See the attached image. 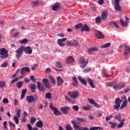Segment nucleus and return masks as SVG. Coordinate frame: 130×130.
Wrapping results in <instances>:
<instances>
[{
    "label": "nucleus",
    "mask_w": 130,
    "mask_h": 130,
    "mask_svg": "<svg viewBox=\"0 0 130 130\" xmlns=\"http://www.w3.org/2000/svg\"><path fill=\"white\" fill-rule=\"evenodd\" d=\"M117 81L114 80L112 82H109L107 83V85L108 87H113V89L114 90H121L122 88H124L125 87V83H122L119 84H117Z\"/></svg>",
    "instance_id": "nucleus-1"
},
{
    "label": "nucleus",
    "mask_w": 130,
    "mask_h": 130,
    "mask_svg": "<svg viewBox=\"0 0 130 130\" xmlns=\"http://www.w3.org/2000/svg\"><path fill=\"white\" fill-rule=\"evenodd\" d=\"M24 46L20 47L18 49H17L15 52L16 53V58L17 59H20V58L22 57L23 55V52H24Z\"/></svg>",
    "instance_id": "nucleus-2"
},
{
    "label": "nucleus",
    "mask_w": 130,
    "mask_h": 130,
    "mask_svg": "<svg viewBox=\"0 0 130 130\" xmlns=\"http://www.w3.org/2000/svg\"><path fill=\"white\" fill-rule=\"evenodd\" d=\"M9 57V54H8V50L5 48H1L0 49V57L1 58H7Z\"/></svg>",
    "instance_id": "nucleus-3"
},
{
    "label": "nucleus",
    "mask_w": 130,
    "mask_h": 130,
    "mask_svg": "<svg viewBox=\"0 0 130 130\" xmlns=\"http://www.w3.org/2000/svg\"><path fill=\"white\" fill-rule=\"evenodd\" d=\"M122 102V100H120L119 98H116L115 100V105L113 106L114 109L118 110L119 107H120V104Z\"/></svg>",
    "instance_id": "nucleus-4"
},
{
    "label": "nucleus",
    "mask_w": 130,
    "mask_h": 130,
    "mask_svg": "<svg viewBox=\"0 0 130 130\" xmlns=\"http://www.w3.org/2000/svg\"><path fill=\"white\" fill-rule=\"evenodd\" d=\"M50 108H51V110L53 111L54 114L55 115H56V116H58V115H61V113L59 112V111L57 110V108L53 106V104L52 103L50 104Z\"/></svg>",
    "instance_id": "nucleus-5"
},
{
    "label": "nucleus",
    "mask_w": 130,
    "mask_h": 130,
    "mask_svg": "<svg viewBox=\"0 0 130 130\" xmlns=\"http://www.w3.org/2000/svg\"><path fill=\"white\" fill-rule=\"evenodd\" d=\"M68 94L72 98V99H76V98H78L79 96V91H69L68 93Z\"/></svg>",
    "instance_id": "nucleus-6"
},
{
    "label": "nucleus",
    "mask_w": 130,
    "mask_h": 130,
    "mask_svg": "<svg viewBox=\"0 0 130 130\" xmlns=\"http://www.w3.org/2000/svg\"><path fill=\"white\" fill-rule=\"evenodd\" d=\"M19 72H20L21 74L23 76V75H25V73L26 72L30 73V69L27 67H23L21 69H17V73H19Z\"/></svg>",
    "instance_id": "nucleus-7"
},
{
    "label": "nucleus",
    "mask_w": 130,
    "mask_h": 130,
    "mask_svg": "<svg viewBox=\"0 0 130 130\" xmlns=\"http://www.w3.org/2000/svg\"><path fill=\"white\" fill-rule=\"evenodd\" d=\"M20 112H21V110L20 109H18L16 111V115L17 116H14V121H15L16 124H18L19 123V118L21 117V115H20Z\"/></svg>",
    "instance_id": "nucleus-8"
},
{
    "label": "nucleus",
    "mask_w": 130,
    "mask_h": 130,
    "mask_svg": "<svg viewBox=\"0 0 130 130\" xmlns=\"http://www.w3.org/2000/svg\"><path fill=\"white\" fill-rule=\"evenodd\" d=\"M79 62L81 69H84V68H85L87 64H88V61H86V59L83 57L80 58Z\"/></svg>",
    "instance_id": "nucleus-9"
},
{
    "label": "nucleus",
    "mask_w": 130,
    "mask_h": 130,
    "mask_svg": "<svg viewBox=\"0 0 130 130\" xmlns=\"http://www.w3.org/2000/svg\"><path fill=\"white\" fill-rule=\"evenodd\" d=\"M64 41H67V38H63L62 39H59L57 40V44L59 46H61V47H63L66 45V43Z\"/></svg>",
    "instance_id": "nucleus-10"
},
{
    "label": "nucleus",
    "mask_w": 130,
    "mask_h": 130,
    "mask_svg": "<svg viewBox=\"0 0 130 130\" xmlns=\"http://www.w3.org/2000/svg\"><path fill=\"white\" fill-rule=\"evenodd\" d=\"M121 0H114L115 2V10H116V11H121V7L120 6H119V2H120Z\"/></svg>",
    "instance_id": "nucleus-11"
},
{
    "label": "nucleus",
    "mask_w": 130,
    "mask_h": 130,
    "mask_svg": "<svg viewBox=\"0 0 130 130\" xmlns=\"http://www.w3.org/2000/svg\"><path fill=\"white\" fill-rule=\"evenodd\" d=\"M60 110L61 111H62L63 114H68V113L69 112V111H70V110H71V109L70 108V107L65 106L61 107Z\"/></svg>",
    "instance_id": "nucleus-12"
},
{
    "label": "nucleus",
    "mask_w": 130,
    "mask_h": 130,
    "mask_svg": "<svg viewBox=\"0 0 130 130\" xmlns=\"http://www.w3.org/2000/svg\"><path fill=\"white\" fill-rule=\"evenodd\" d=\"M24 51L26 54H31L32 52V49L29 47H24Z\"/></svg>",
    "instance_id": "nucleus-13"
},
{
    "label": "nucleus",
    "mask_w": 130,
    "mask_h": 130,
    "mask_svg": "<svg viewBox=\"0 0 130 130\" xmlns=\"http://www.w3.org/2000/svg\"><path fill=\"white\" fill-rule=\"evenodd\" d=\"M95 35L98 39H103V38H104V35L100 31H96Z\"/></svg>",
    "instance_id": "nucleus-14"
},
{
    "label": "nucleus",
    "mask_w": 130,
    "mask_h": 130,
    "mask_svg": "<svg viewBox=\"0 0 130 130\" xmlns=\"http://www.w3.org/2000/svg\"><path fill=\"white\" fill-rule=\"evenodd\" d=\"M98 50H99L98 49V48L92 47V48L88 49V52L89 53V54H93V53H94V52H96V51H98Z\"/></svg>",
    "instance_id": "nucleus-15"
},
{
    "label": "nucleus",
    "mask_w": 130,
    "mask_h": 130,
    "mask_svg": "<svg viewBox=\"0 0 130 130\" xmlns=\"http://www.w3.org/2000/svg\"><path fill=\"white\" fill-rule=\"evenodd\" d=\"M43 84H44L45 87L48 89H50V84L48 82V80L45 78L43 79L42 80Z\"/></svg>",
    "instance_id": "nucleus-16"
},
{
    "label": "nucleus",
    "mask_w": 130,
    "mask_h": 130,
    "mask_svg": "<svg viewBox=\"0 0 130 130\" xmlns=\"http://www.w3.org/2000/svg\"><path fill=\"white\" fill-rule=\"evenodd\" d=\"M37 87L39 91H41V92L45 90V88H44V86L41 85V83H40L39 81L37 82Z\"/></svg>",
    "instance_id": "nucleus-17"
},
{
    "label": "nucleus",
    "mask_w": 130,
    "mask_h": 130,
    "mask_svg": "<svg viewBox=\"0 0 130 130\" xmlns=\"http://www.w3.org/2000/svg\"><path fill=\"white\" fill-rule=\"evenodd\" d=\"M62 83H63V80L61 79V77L58 76L57 77V86H61L62 85Z\"/></svg>",
    "instance_id": "nucleus-18"
},
{
    "label": "nucleus",
    "mask_w": 130,
    "mask_h": 130,
    "mask_svg": "<svg viewBox=\"0 0 130 130\" xmlns=\"http://www.w3.org/2000/svg\"><path fill=\"white\" fill-rule=\"evenodd\" d=\"M125 100L121 105L120 109H123L127 105V100H126V96H124Z\"/></svg>",
    "instance_id": "nucleus-19"
},
{
    "label": "nucleus",
    "mask_w": 130,
    "mask_h": 130,
    "mask_svg": "<svg viewBox=\"0 0 130 130\" xmlns=\"http://www.w3.org/2000/svg\"><path fill=\"white\" fill-rule=\"evenodd\" d=\"M26 99L28 103H32L34 101V97L32 95H27Z\"/></svg>",
    "instance_id": "nucleus-20"
},
{
    "label": "nucleus",
    "mask_w": 130,
    "mask_h": 130,
    "mask_svg": "<svg viewBox=\"0 0 130 130\" xmlns=\"http://www.w3.org/2000/svg\"><path fill=\"white\" fill-rule=\"evenodd\" d=\"M36 127L42 128L43 127V122L41 120H39L36 123Z\"/></svg>",
    "instance_id": "nucleus-21"
},
{
    "label": "nucleus",
    "mask_w": 130,
    "mask_h": 130,
    "mask_svg": "<svg viewBox=\"0 0 130 130\" xmlns=\"http://www.w3.org/2000/svg\"><path fill=\"white\" fill-rule=\"evenodd\" d=\"M59 8H60L59 3H58V2H56L52 6V9L53 11H57V10H58V9H59Z\"/></svg>",
    "instance_id": "nucleus-22"
},
{
    "label": "nucleus",
    "mask_w": 130,
    "mask_h": 130,
    "mask_svg": "<svg viewBox=\"0 0 130 130\" xmlns=\"http://www.w3.org/2000/svg\"><path fill=\"white\" fill-rule=\"evenodd\" d=\"M66 61L67 62V63H73V62H74V61H75V59H74V58L73 57V56H70L68 57H67Z\"/></svg>",
    "instance_id": "nucleus-23"
},
{
    "label": "nucleus",
    "mask_w": 130,
    "mask_h": 130,
    "mask_svg": "<svg viewBox=\"0 0 130 130\" xmlns=\"http://www.w3.org/2000/svg\"><path fill=\"white\" fill-rule=\"evenodd\" d=\"M87 81L89 83L90 87L94 89L95 88V85H94V81H93V79L91 78H88Z\"/></svg>",
    "instance_id": "nucleus-24"
},
{
    "label": "nucleus",
    "mask_w": 130,
    "mask_h": 130,
    "mask_svg": "<svg viewBox=\"0 0 130 130\" xmlns=\"http://www.w3.org/2000/svg\"><path fill=\"white\" fill-rule=\"evenodd\" d=\"M88 101L89 103H90V104H93V105H94L95 107H99V106H100L99 104H98L97 103H96L95 101H94V100L93 99H88Z\"/></svg>",
    "instance_id": "nucleus-25"
},
{
    "label": "nucleus",
    "mask_w": 130,
    "mask_h": 130,
    "mask_svg": "<svg viewBox=\"0 0 130 130\" xmlns=\"http://www.w3.org/2000/svg\"><path fill=\"white\" fill-rule=\"evenodd\" d=\"M82 31H86V32H89L90 31V28L87 24H84L83 26L82 27V29L81 30V31L82 32Z\"/></svg>",
    "instance_id": "nucleus-26"
},
{
    "label": "nucleus",
    "mask_w": 130,
    "mask_h": 130,
    "mask_svg": "<svg viewBox=\"0 0 130 130\" xmlns=\"http://www.w3.org/2000/svg\"><path fill=\"white\" fill-rule=\"evenodd\" d=\"M124 46L125 47L124 49V54H127L128 53H129V52H130L129 47L127 46V45L125 44H124Z\"/></svg>",
    "instance_id": "nucleus-27"
},
{
    "label": "nucleus",
    "mask_w": 130,
    "mask_h": 130,
    "mask_svg": "<svg viewBox=\"0 0 130 130\" xmlns=\"http://www.w3.org/2000/svg\"><path fill=\"white\" fill-rule=\"evenodd\" d=\"M78 80H79V81H80L81 83H82V84H83V85H84V86L87 85V81H86V80H85V79H82L81 77V76H79Z\"/></svg>",
    "instance_id": "nucleus-28"
},
{
    "label": "nucleus",
    "mask_w": 130,
    "mask_h": 130,
    "mask_svg": "<svg viewBox=\"0 0 130 130\" xmlns=\"http://www.w3.org/2000/svg\"><path fill=\"white\" fill-rule=\"evenodd\" d=\"M101 17L103 20H106V19H107V12L106 11H104L101 14Z\"/></svg>",
    "instance_id": "nucleus-29"
},
{
    "label": "nucleus",
    "mask_w": 130,
    "mask_h": 130,
    "mask_svg": "<svg viewBox=\"0 0 130 130\" xmlns=\"http://www.w3.org/2000/svg\"><path fill=\"white\" fill-rule=\"evenodd\" d=\"M109 124H111V128H115L117 125V123L116 122H114L112 121L109 122Z\"/></svg>",
    "instance_id": "nucleus-30"
},
{
    "label": "nucleus",
    "mask_w": 130,
    "mask_h": 130,
    "mask_svg": "<svg viewBox=\"0 0 130 130\" xmlns=\"http://www.w3.org/2000/svg\"><path fill=\"white\" fill-rule=\"evenodd\" d=\"M120 22L121 24V26L123 27H126V26H127L128 23H127V21H123L122 19H120Z\"/></svg>",
    "instance_id": "nucleus-31"
},
{
    "label": "nucleus",
    "mask_w": 130,
    "mask_h": 130,
    "mask_svg": "<svg viewBox=\"0 0 130 130\" xmlns=\"http://www.w3.org/2000/svg\"><path fill=\"white\" fill-rule=\"evenodd\" d=\"M26 93H27V89L22 90V93L21 95V100L24 99V97H25V95L26 94Z\"/></svg>",
    "instance_id": "nucleus-32"
},
{
    "label": "nucleus",
    "mask_w": 130,
    "mask_h": 130,
    "mask_svg": "<svg viewBox=\"0 0 130 130\" xmlns=\"http://www.w3.org/2000/svg\"><path fill=\"white\" fill-rule=\"evenodd\" d=\"M111 45V44L110 43H108L105 44V45L101 46L100 48L103 49L104 48H107L109 47Z\"/></svg>",
    "instance_id": "nucleus-33"
},
{
    "label": "nucleus",
    "mask_w": 130,
    "mask_h": 130,
    "mask_svg": "<svg viewBox=\"0 0 130 130\" xmlns=\"http://www.w3.org/2000/svg\"><path fill=\"white\" fill-rule=\"evenodd\" d=\"M16 86L18 89H21L22 86H23V81H18L16 83Z\"/></svg>",
    "instance_id": "nucleus-34"
},
{
    "label": "nucleus",
    "mask_w": 130,
    "mask_h": 130,
    "mask_svg": "<svg viewBox=\"0 0 130 130\" xmlns=\"http://www.w3.org/2000/svg\"><path fill=\"white\" fill-rule=\"evenodd\" d=\"M73 127L75 130H83V127H81L78 125H73Z\"/></svg>",
    "instance_id": "nucleus-35"
},
{
    "label": "nucleus",
    "mask_w": 130,
    "mask_h": 130,
    "mask_svg": "<svg viewBox=\"0 0 130 130\" xmlns=\"http://www.w3.org/2000/svg\"><path fill=\"white\" fill-rule=\"evenodd\" d=\"M114 119L118 120V121H120V119H121V114H119L114 116Z\"/></svg>",
    "instance_id": "nucleus-36"
},
{
    "label": "nucleus",
    "mask_w": 130,
    "mask_h": 130,
    "mask_svg": "<svg viewBox=\"0 0 130 130\" xmlns=\"http://www.w3.org/2000/svg\"><path fill=\"white\" fill-rule=\"evenodd\" d=\"M30 88L32 92V93H34L35 92V89H36V84H32Z\"/></svg>",
    "instance_id": "nucleus-37"
},
{
    "label": "nucleus",
    "mask_w": 130,
    "mask_h": 130,
    "mask_svg": "<svg viewBox=\"0 0 130 130\" xmlns=\"http://www.w3.org/2000/svg\"><path fill=\"white\" fill-rule=\"evenodd\" d=\"M27 42H28V39H24L19 41V43H20V44H25L27 43Z\"/></svg>",
    "instance_id": "nucleus-38"
},
{
    "label": "nucleus",
    "mask_w": 130,
    "mask_h": 130,
    "mask_svg": "<svg viewBox=\"0 0 130 130\" xmlns=\"http://www.w3.org/2000/svg\"><path fill=\"white\" fill-rule=\"evenodd\" d=\"M107 71V70H106V69L104 68L103 70V72L104 73V75L105 76V77H106V78H107L108 77H111L112 75H107L106 74V72Z\"/></svg>",
    "instance_id": "nucleus-39"
},
{
    "label": "nucleus",
    "mask_w": 130,
    "mask_h": 130,
    "mask_svg": "<svg viewBox=\"0 0 130 130\" xmlns=\"http://www.w3.org/2000/svg\"><path fill=\"white\" fill-rule=\"evenodd\" d=\"M73 80L74 82V83H73V85L74 86H77V85H78V81H77V78H76V77H73Z\"/></svg>",
    "instance_id": "nucleus-40"
},
{
    "label": "nucleus",
    "mask_w": 130,
    "mask_h": 130,
    "mask_svg": "<svg viewBox=\"0 0 130 130\" xmlns=\"http://www.w3.org/2000/svg\"><path fill=\"white\" fill-rule=\"evenodd\" d=\"M45 98L46 99H50L51 98V93L47 92L45 94Z\"/></svg>",
    "instance_id": "nucleus-41"
},
{
    "label": "nucleus",
    "mask_w": 130,
    "mask_h": 130,
    "mask_svg": "<svg viewBox=\"0 0 130 130\" xmlns=\"http://www.w3.org/2000/svg\"><path fill=\"white\" fill-rule=\"evenodd\" d=\"M91 108H92L91 106H83L82 107V109H83V110H90Z\"/></svg>",
    "instance_id": "nucleus-42"
},
{
    "label": "nucleus",
    "mask_w": 130,
    "mask_h": 130,
    "mask_svg": "<svg viewBox=\"0 0 130 130\" xmlns=\"http://www.w3.org/2000/svg\"><path fill=\"white\" fill-rule=\"evenodd\" d=\"M6 86V81H0V87L1 88H4Z\"/></svg>",
    "instance_id": "nucleus-43"
},
{
    "label": "nucleus",
    "mask_w": 130,
    "mask_h": 130,
    "mask_svg": "<svg viewBox=\"0 0 130 130\" xmlns=\"http://www.w3.org/2000/svg\"><path fill=\"white\" fill-rule=\"evenodd\" d=\"M102 20V18H101V17L99 16L95 18V21L96 23H98L100 24V23H101V21Z\"/></svg>",
    "instance_id": "nucleus-44"
},
{
    "label": "nucleus",
    "mask_w": 130,
    "mask_h": 130,
    "mask_svg": "<svg viewBox=\"0 0 130 130\" xmlns=\"http://www.w3.org/2000/svg\"><path fill=\"white\" fill-rule=\"evenodd\" d=\"M124 125V122H120L118 125H117V127L118 128H121L122 126Z\"/></svg>",
    "instance_id": "nucleus-45"
},
{
    "label": "nucleus",
    "mask_w": 130,
    "mask_h": 130,
    "mask_svg": "<svg viewBox=\"0 0 130 130\" xmlns=\"http://www.w3.org/2000/svg\"><path fill=\"white\" fill-rule=\"evenodd\" d=\"M49 79L51 80V82L52 83H53L54 85H55L56 81H55V79L53 78H52L51 76H49Z\"/></svg>",
    "instance_id": "nucleus-46"
},
{
    "label": "nucleus",
    "mask_w": 130,
    "mask_h": 130,
    "mask_svg": "<svg viewBox=\"0 0 130 130\" xmlns=\"http://www.w3.org/2000/svg\"><path fill=\"white\" fill-rule=\"evenodd\" d=\"M82 27H83V24L82 23H78L75 26L76 29H79L82 28Z\"/></svg>",
    "instance_id": "nucleus-47"
},
{
    "label": "nucleus",
    "mask_w": 130,
    "mask_h": 130,
    "mask_svg": "<svg viewBox=\"0 0 130 130\" xmlns=\"http://www.w3.org/2000/svg\"><path fill=\"white\" fill-rule=\"evenodd\" d=\"M36 120H37V119H36V118H34V117H31L30 118V123H31V124H33V123H35V121H36Z\"/></svg>",
    "instance_id": "nucleus-48"
},
{
    "label": "nucleus",
    "mask_w": 130,
    "mask_h": 130,
    "mask_svg": "<svg viewBox=\"0 0 130 130\" xmlns=\"http://www.w3.org/2000/svg\"><path fill=\"white\" fill-rule=\"evenodd\" d=\"M66 130H73V127H72L70 124H68L66 126Z\"/></svg>",
    "instance_id": "nucleus-49"
},
{
    "label": "nucleus",
    "mask_w": 130,
    "mask_h": 130,
    "mask_svg": "<svg viewBox=\"0 0 130 130\" xmlns=\"http://www.w3.org/2000/svg\"><path fill=\"white\" fill-rule=\"evenodd\" d=\"M55 66L56 68H58L59 69L61 68V63H60V62H58V61L56 62Z\"/></svg>",
    "instance_id": "nucleus-50"
},
{
    "label": "nucleus",
    "mask_w": 130,
    "mask_h": 130,
    "mask_svg": "<svg viewBox=\"0 0 130 130\" xmlns=\"http://www.w3.org/2000/svg\"><path fill=\"white\" fill-rule=\"evenodd\" d=\"M77 120L79 122H85V121H86V120L83 118H77Z\"/></svg>",
    "instance_id": "nucleus-51"
},
{
    "label": "nucleus",
    "mask_w": 130,
    "mask_h": 130,
    "mask_svg": "<svg viewBox=\"0 0 130 130\" xmlns=\"http://www.w3.org/2000/svg\"><path fill=\"white\" fill-rule=\"evenodd\" d=\"M67 46H73V41H67L66 42Z\"/></svg>",
    "instance_id": "nucleus-52"
},
{
    "label": "nucleus",
    "mask_w": 130,
    "mask_h": 130,
    "mask_svg": "<svg viewBox=\"0 0 130 130\" xmlns=\"http://www.w3.org/2000/svg\"><path fill=\"white\" fill-rule=\"evenodd\" d=\"M79 43L77 41H72V46H78Z\"/></svg>",
    "instance_id": "nucleus-53"
},
{
    "label": "nucleus",
    "mask_w": 130,
    "mask_h": 130,
    "mask_svg": "<svg viewBox=\"0 0 130 130\" xmlns=\"http://www.w3.org/2000/svg\"><path fill=\"white\" fill-rule=\"evenodd\" d=\"M2 103L4 104H7V103H9V99H8L7 98L3 99V100L2 101Z\"/></svg>",
    "instance_id": "nucleus-54"
},
{
    "label": "nucleus",
    "mask_w": 130,
    "mask_h": 130,
    "mask_svg": "<svg viewBox=\"0 0 130 130\" xmlns=\"http://www.w3.org/2000/svg\"><path fill=\"white\" fill-rule=\"evenodd\" d=\"M30 80L32 81L34 83H36L37 82V80L36 78H34V76L33 75H31L30 76Z\"/></svg>",
    "instance_id": "nucleus-55"
},
{
    "label": "nucleus",
    "mask_w": 130,
    "mask_h": 130,
    "mask_svg": "<svg viewBox=\"0 0 130 130\" xmlns=\"http://www.w3.org/2000/svg\"><path fill=\"white\" fill-rule=\"evenodd\" d=\"M1 67H2V68H7L8 67V62L4 61L1 64Z\"/></svg>",
    "instance_id": "nucleus-56"
},
{
    "label": "nucleus",
    "mask_w": 130,
    "mask_h": 130,
    "mask_svg": "<svg viewBox=\"0 0 130 130\" xmlns=\"http://www.w3.org/2000/svg\"><path fill=\"white\" fill-rule=\"evenodd\" d=\"M111 25H114V26H115V27H116L117 28H119V26H118V24H117V23H116V22L115 21H112L110 22Z\"/></svg>",
    "instance_id": "nucleus-57"
},
{
    "label": "nucleus",
    "mask_w": 130,
    "mask_h": 130,
    "mask_svg": "<svg viewBox=\"0 0 130 130\" xmlns=\"http://www.w3.org/2000/svg\"><path fill=\"white\" fill-rule=\"evenodd\" d=\"M71 123H73V124H74L73 125H76L77 124H79V125H81V123H80V122H77L75 120H72L71 121Z\"/></svg>",
    "instance_id": "nucleus-58"
},
{
    "label": "nucleus",
    "mask_w": 130,
    "mask_h": 130,
    "mask_svg": "<svg viewBox=\"0 0 130 130\" xmlns=\"http://www.w3.org/2000/svg\"><path fill=\"white\" fill-rule=\"evenodd\" d=\"M18 81H19V78H16L14 79H13L11 81V84H14V83H16V82H18Z\"/></svg>",
    "instance_id": "nucleus-59"
},
{
    "label": "nucleus",
    "mask_w": 130,
    "mask_h": 130,
    "mask_svg": "<svg viewBox=\"0 0 130 130\" xmlns=\"http://www.w3.org/2000/svg\"><path fill=\"white\" fill-rule=\"evenodd\" d=\"M73 109L75 110V111H78V110H79V107L78 105H75L73 106Z\"/></svg>",
    "instance_id": "nucleus-60"
},
{
    "label": "nucleus",
    "mask_w": 130,
    "mask_h": 130,
    "mask_svg": "<svg viewBox=\"0 0 130 130\" xmlns=\"http://www.w3.org/2000/svg\"><path fill=\"white\" fill-rule=\"evenodd\" d=\"M91 71V68L83 70V73H89Z\"/></svg>",
    "instance_id": "nucleus-61"
},
{
    "label": "nucleus",
    "mask_w": 130,
    "mask_h": 130,
    "mask_svg": "<svg viewBox=\"0 0 130 130\" xmlns=\"http://www.w3.org/2000/svg\"><path fill=\"white\" fill-rule=\"evenodd\" d=\"M9 124L10 126H13L14 127H16V125L15 124V123H13V122L12 121H9Z\"/></svg>",
    "instance_id": "nucleus-62"
},
{
    "label": "nucleus",
    "mask_w": 130,
    "mask_h": 130,
    "mask_svg": "<svg viewBox=\"0 0 130 130\" xmlns=\"http://www.w3.org/2000/svg\"><path fill=\"white\" fill-rule=\"evenodd\" d=\"M99 1L98 2V4H99V5H103V4H104V0H98Z\"/></svg>",
    "instance_id": "nucleus-63"
},
{
    "label": "nucleus",
    "mask_w": 130,
    "mask_h": 130,
    "mask_svg": "<svg viewBox=\"0 0 130 130\" xmlns=\"http://www.w3.org/2000/svg\"><path fill=\"white\" fill-rule=\"evenodd\" d=\"M27 126L28 129L29 130L32 129V125H31V124H27Z\"/></svg>",
    "instance_id": "nucleus-64"
}]
</instances>
